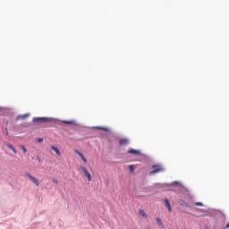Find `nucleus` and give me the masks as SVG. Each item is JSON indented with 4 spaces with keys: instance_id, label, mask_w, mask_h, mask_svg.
<instances>
[{
    "instance_id": "obj_1",
    "label": "nucleus",
    "mask_w": 229,
    "mask_h": 229,
    "mask_svg": "<svg viewBox=\"0 0 229 229\" xmlns=\"http://www.w3.org/2000/svg\"><path fill=\"white\" fill-rule=\"evenodd\" d=\"M33 123H49L51 121H55V118L51 117H34L32 119Z\"/></svg>"
},
{
    "instance_id": "obj_2",
    "label": "nucleus",
    "mask_w": 229,
    "mask_h": 229,
    "mask_svg": "<svg viewBox=\"0 0 229 229\" xmlns=\"http://www.w3.org/2000/svg\"><path fill=\"white\" fill-rule=\"evenodd\" d=\"M152 169L153 171L150 172V174H157V173H162V171H164L163 167L159 165H154Z\"/></svg>"
},
{
    "instance_id": "obj_3",
    "label": "nucleus",
    "mask_w": 229,
    "mask_h": 229,
    "mask_svg": "<svg viewBox=\"0 0 229 229\" xmlns=\"http://www.w3.org/2000/svg\"><path fill=\"white\" fill-rule=\"evenodd\" d=\"M81 169L82 173L84 174V175L88 178V182H92V175L90 174L89 170H87V168H85V166H81Z\"/></svg>"
},
{
    "instance_id": "obj_4",
    "label": "nucleus",
    "mask_w": 229,
    "mask_h": 229,
    "mask_svg": "<svg viewBox=\"0 0 229 229\" xmlns=\"http://www.w3.org/2000/svg\"><path fill=\"white\" fill-rule=\"evenodd\" d=\"M25 176L32 182L35 183V185H37V187H38V185H40V182L38 181L37 178H35L33 175L30 174H25Z\"/></svg>"
},
{
    "instance_id": "obj_5",
    "label": "nucleus",
    "mask_w": 229,
    "mask_h": 229,
    "mask_svg": "<svg viewBox=\"0 0 229 229\" xmlns=\"http://www.w3.org/2000/svg\"><path fill=\"white\" fill-rule=\"evenodd\" d=\"M120 146H128L130 144V140L128 138H122L119 140Z\"/></svg>"
},
{
    "instance_id": "obj_6",
    "label": "nucleus",
    "mask_w": 229,
    "mask_h": 229,
    "mask_svg": "<svg viewBox=\"0 0 229 229\" xmlns=\"http://www.w3.org/2000/svg\"><path fill=\"white\" fill-rule=\"evenodd\" d=\"M127 153H129V155H140V150H137V149L130 148L128 149Z\"/></svg>"
},
{
    "instance_id": "obj_7",
    "label": "nucleus",
    "mask_w": 229,
    "mask_h": 229,
    "mask_svg": "<svg viewBox=\"0 0 229 229\" xmlns=\"http://www.w3.org/2000/svg\"><path fill=\"white\" fill-rule=\"evenodd\" d=\"M30 117V114H20L16 117V121H24V119H28Z\"/></svg>"
},
{
    "instance_id": "obj_8",
    "label": "nucleus",
    "mask_w": 229,
    "mask_h": 229,
    "mask_svg": "<svg viewBox=\"0 0 229 229\" xmlns=\"http://www.w3.org/2000/svg\"><path fill=\"white\" fill-rule=\"evenodd\" d=\"M164 203L165 207L168 208V212H173V208L171 207V202H169V199H165Z\"/></svg>"
},
{
    "instance_id": "obj_9",
    "label": "nucleus",
    "mask_w": 229,
    "mask_h": 229,
    "mask_svg": "<svg viewBox=\"0 0 229 229\" xmlns=\"http://www.w3.org/2000/svg\"><path fill=\"white\" fill-rule=\"evenodd\" d=\"M50 148L53 151H55L57 157H60V155H62V152H60V149H58V148H56L55 145H52Z\"/></svg>"
},
{
    "instance_id": "obj_10",
    "label": "nucleus",
    "mask_w": 229,
    "mask_h": 229,
    "mask_svg": "<svg viewBox=\"0 0 229 229\" xmlns=\"http://www.w3.org/2000/svg\"><path fill=\"white\" fill-rule=\"evenodd\" d=\"M75 153L77 155H79V157H81V158L84 164H87V159H86L85 156H83V154L81 152H80V150H75Z\"/></svg>"
},
{
    "instance_id": "obj_11",
    "label": "nucleus",
    "mask_w": 229,
    "mask_h": 229,
    "mask_svg": "<svg viewBox=\"0 0 229 229\" xmlns=\"http://www.w3.org/2000/svg\"><path fill=\"white\" fill-rule=\"evenodd\" d=\"M155 187L157 189H162V187H173V184H160V183H157V184H155Z\"/></svg>"
},
{
    "instance_id": "obj_12",
    "label": "nucleus",
    "mask_w": 229,
    "mask_h": 229,
    "mask_svg": "<svg viewBox=\"0 0 229 229\" xmlns=\"http://www.w3.org/2000/svg\"><path fill=\"white\" fill-rule=\"evenodd\" d=\"M6 147L11 149L14 154H17V150L15 149V148H13V145L7 143Z\"/></svg>"
},
{
    "instance_id": "obj_13",
    "label": "nucleus",
    "mask_w": 229,
    "mask_h": 229,
    "mask_svg": "<svg viewBox=\"0 0 229 229\" xmlns=\"http://www.w3.org/2000/svg\"><path fill=\"white\" fill-rule=\"evenodd\" d=\"M62 123L64 124H76V122L74 120H71V121L64 120V121H62Z\"/></svg>"
},
{
    "instance_id": "obj_14",
    "label": "nucleus",
    "mask_w": 229,
    "mask_h": 229,
    "mask_svg": "<svg viewBox=\"0 0 229 229\" xmlns=\"http://www.w3.org/2000/svg\"><path fill=\"white\" fill-rule=\"evenodd\" d=\"M96 130H103L104 131H109V128L108 127H103V126H96L95 127Z\"/></svg>"
},
{
    "instance_id": "obj_15",
    "label": "nucleus",
    "mask_w": 229,
    "mask_h": 229,
    "mask_svg": "<svg viewBox=\"0 0 229 229\" xmlns=\"http://www.w3.org/2000/svg\"><path fill=\"white\" fill-rule=\"evenodd\" d=\"M139 215L142 216V217H148V214H146L145 211L142 209L139 210Z\"/></svg>"
},
{
    "instance_id": "obj_16",
    "label": "nucleus",
    "mask_w": 229,
    "mask_h": 229,
    "mask_svg": "<svg viewBox=\"0 0 229 229\" xmlns=\"http://www.w3.org/2000/svg\"><path fill=\"white\" fill-rule=\"evenodd\" d=\"M156 221L159 226H162V228H164V224L162 223V220L159 217H156Z\"/></svg>"
},
{
    "instance_id": "obj_17",
    "label": "nucleus",
    "mask_w": 229,
    "mask_h": 229,
    "mask_svg": "<svg viewBox=\"0 0 229 229\" xmlns=\"http://www.w3.org/2000/svg\"><path fill=\"white\" fill-rule=\"evenodd\" d=\"M179 205H182V207H187V202H185L183 199H180Z\"/></svg>"
},
{
    "instance_id": "obj_18",
    "label": "nucleus",
    "mask_w": 229,
    "mask_h": 229,
    "mask_svg": "<svg viewBox=\"0 0 229 229\" xmlns=\"http://www.w3.org/2000/svg\"><path fill=\"white\" fill-rule=\"evenodd\" d=\"M172 185H180V187H183V185H182V182H178V181H174L172 182Z\"/></svg>"
},
{
    "instance_id": "obj_19",
    "label": "nucleus",
    "mask_w": 229,
    "mask_h": 229,
    "mask_svg": "<svg viewBox=\"0 0 229 229\" xmlns=\"http://www.w3.org/2000/svg\"><path fill=\"white\" fill-rule=\"evenodd\" d=\"M21 149H22L23 153H28V149L26 148V147H24V145H20Z\"/></svg>"
},
{
    "instance_id": "obj_20",
    "label": "nucleus",
    "mask_w": 229,
    "mask_h": 229,
    "mask_svg": "<svg viewBox=\"0 0 229 229\" xmlns=\"http://www.w3.org/2000/svg\"><path fill=\"white\" fill-rule=\"evenodd\" d=\"M129 170L131 171V173H133V171H135V167L133 166V165H129Z\"/></svg>"
},
{
    "instance_id": "obj_21",
    "label": "nucleus",
    "mask_w": 229,
    "mask_h": 229,
    "mask_svg": "<svg viewBox=\"0 0 229 229\" xmlns=\"http://www.w3.org/2000/svg\"><path fill=\"white\" fill-rule=\"evenodd\" d=\"M196 207H203V203L201 202H195Z\"/></svg>"
},
{
    "instance_id": "obj_22",
    "label": "nucleus",
    "mask_w": 229,
    "mask_h": 229,
    "mask_svg": "<svg viewBox=\"0 0 229 229\" xmlns=\"http://www.w3.org/2000/svg\"><path fill=\"white\" fill-rule=\"evenodd\" d=\"M38 142H44V138H38Z\"/></svg>"
},
{
    "instance_id": "obj_23",
    "label": "nucleus",
    "mask_w": 229,
    "mask_h": 229,
    "mask_svg": "<svg viewBox=\"0 0 229 229\" xmlns=\"http://www.w3.org/2000/svg\"><path fill=\"white\" fill-rule=\"evenodd\" d=\"M52 182H53V183H58V180H56V179H52Z\"/></svg>"
},
{
    "instance_id": "obj_24",
    "label": "nucleus",
    "mask_w": 229,
    "mask_h": 229,
    "mask_svg": "<svg viewBox=\"0 0 229 229\" xmlns=\"http://www.w3.org/2000/svg\"><path fill=\"white\" fill-rule=\"evenodd\" d=\"M37 159L38 160V162H42V158H40V157L37 156Z\"/></svg>"
},
{
    "instance_id": "obj_25",
    "label": "nucleus",
    "mask_w": 229,
    "mask_h": 229,
    "mask_svg": "<svg viewBox=\"0 0 229 229\" xmlns=\"http://www.w3.org/2000/svg\"><path fill=\"white\" fill-rule=\"evenodd\" d=\"M5 133H6V135H8V129L7 128H5Z\"/></svg>"
},
{
    "instance_id": "obj_26",
    "label": "nucleus",
    "mask_w": 229,
    "mask_h": 229,
    "mask_svg": "<svg viewBox=\"0 0 229 229\" xmlns=\"http://www.w3.org/2000/svg\"><path fill=\"white\" fill-rule=\"evenodd\" d=\"M5 133H6V135H8V129L7 128H5Z\"/></svg>"
},
{
    "instance_id": "obj_27",
    "label": "nucleus",
    "mask_w": 229,
    "mask_h": 229,
    "mask_svg": "<svg viewBox=\"0 0 229 229\" xmlns=\"http://www.w3.org/2000/svg\"><path fill=\"white\" fill-rule=\"evenodd\" d=\"M200 212H205V209H200Z\"/></svg>"
}]
</instances>
